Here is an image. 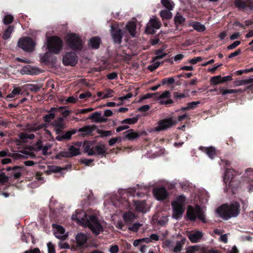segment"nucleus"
Returning a JSON list of instances; mask_svg holds the SVG:
<instances>
[{
    "mask_svg": "<svg viewBox=\"0 0 253 253\" xmlns=\"http://www.w3.org/2000/svg\"><path fill=\"white\" fill-rule=\"evenodd\" d=\"M239 205L237 203L224 204L217 208L216 213L219 217L224 220H228L231 217L237 216L239 212Z\"/></svg>",
    "mask_w": 253,
    "mask_h": 253,
    "instance_id": "3",
    "label": "nucleus"
},
{
    "mask_svg": "<svg viewBox=\"0 0 253 253\" xmlns=\"http://www.w3.org/2000/svg\"><path fill=\"white\" fill-rule=\"evenodd\" d=\"M246 176L249 179V182L253 181V170L252 169H248L245 172Z\"/></svg>",
    "mask_w": 253,
    "mask_h": 253,
    "instance_id": "50",
    "label": "nucleus"
},
{
    "mask_svg": "<svg viewBox=\"0 0 253 253\" xmlns=\"http://www.w3.org/2000/svg\"><path fill=\"white\" fill-rule=\"evenodd\" d=\"M113 92V91L111 89H107L106 90V91L104 92V94L102 97V98H106L108 97H110L112 96V93Z\"/></svg>",
    "mask_w": 253,
    "mask_h": 253,
    "instance_id": "57",
    "label": "nucleus"
},
{
    "mask_svg": "<svg viewBox=\"0 0 253 253\" xmlns=\"http://www.w3.org/2000/svg\"><path fill=\"white\" fill-rule=\"evenodd\" d=\"M174 22L176 25L183 24L185 22V18L180 13H177L174 17Z\"/></svg>",
    "mask_w": 253,
    "mask_h": 253,
    "instance_id": "39",
    "label": "nucleus"
},
{
    "mask_svg": "<svg viewBox=\"0 0 253 253\" xmlns=\"http://www.w3.org/2000/svg\"><path fill=\"white\" fill-rule=\"evenodd\" d=\"M73 220L77 219L84 226H87L95 235H98L103 231V227L95 216L87 215L84 212H78L72 216Z\"/></svg>",
    "mask_w": 253,
    "mask_h": 253,
    "instance_id": "1",
    "label": "nucleus"
},
{
    "mask_svg": "<svg viewBox=\"0 0 253 253\" xmlns=\"http://www.w3.org/2000/svg\"><path fill=\"white\" fill-rule=\"evenodd\" d=\"M153 194L158 200H163L168 196V193L164 187L156 188L153 191Z\"/></svg>",
    "mask_w": 253,
    "mask_h": 253,
    "instance_id": "16",
    "label": "nucleus"
},
{
    "mask_svg": "<svg viewBox=\"0 0 253 253\" xmlns=\"http://www.w3.org/2000/svg\"><path fill=\"white\" fill-rule=\"evenodd\" d=\"M205 212L204 208H201L199 206L196 205L195 208L189 206L187 210L186 214L188 218L191 221H194L197 218L203 223H206L207 221Z\"/></svg>",
    "mask_w": 253,
    "mask_h": 253,
    "instance_id": "5",
    "label": "nucleus"
},
{
    "mask_svg": "<svg viewBox=\"0 0 253 253\" xmlns=\"http://www.w3.org/2000/svg\"><path fill=\"white\" fill-rule=\"evenodd\" d=\"M95 155H103L105 153L106 148L103 144H99L94 147Z\"/></svg>",
    "mask_w": 253,
    "mask_h": 253,
    "instance_id": "33",
    "label": "nucleus"
},
{
    "mask_svg": "<svg viewBox=\"0 0 253 253\" xmlns=\"http://www.w3.org/2000/svg\"><path fill=\"white\" fill-rule=\"evenodd\" d=\"M200 149L206 153L208 157L211 159L216 155L215 149L213 147H201Z\"/></svg>",
    "mask_w": 253,
    "mask_h": 253,
    "instance_id": "26",
    "label": "nucleus"
},
{
    "mask_svg": "<svg viewBox=\"0 0 253 253\" xmlns=\"http://www.w3.org/2000/svg\"><path fill=\"white\" fill-rule=\"evenodd\" d=\"M203 236V233L200 231H191L188 234V237L192 243L200 242Z\"/></svg>",
    "mask_w": 253,
    "mask_h": 253,
    "instance_id": "18",
    "label": "nucleus"
},
{
    "mask_svg": "<svg viewBox=\"0 0 253 253\" xmlns=\"http://www.w3.org/2000/svg\"><path fill=\"white\" fill-rule=\"evenodd\" d=\"M166 55V54L163 53L162 51H157L156 56L153 58L152 62H154V63H160V62H157L156 60L162 59Z\"/></svg>",
    "mask_w": 253,
    "mask_h": 253,
    "instance_id": "43",
    "label": "nucleus"
},
{
    "mask_svg": "<svg viewBox=\"0 0 253 253\" xmlns=\"http://www.w3.org/2000/svg\"><path fill=\"white\" fill-rule=\"evenodd\" d=\"M135 218L136 216L131 211L126 212L123 214V219L126 224H130Z\"/></svg>",
    "mask_w": 253,
    "mask_h": 253,
    "instance_id": "25",
    "label": "nucleus"
},
{
    "mask_svg": "<svg viewBox=\"0 0 253 253\" xmlns=\"http://www.w3.org/2000/svg\"><path fill=\"white\" fill-rule=\"evenodd\" d=\"M53 227L54 234L57 238L61 240H64L68 236V233L65 232L62 226L57 224H53Z\"/></svg>",
    "mask_w": 253,
    "mask_h": 253,
    "instance_id": "12",
    "label": "nucleus"
},
{
    "mask_svg": "<svg viewBox=\"0 0 253 253\" xmlns=\"http://www.w3.org/2000/svg\"><path fill=\"white\" fill-rule=\"evenodd\" d=\"M46 126V125L45 124H30L26 125V130L29 131H36Z\"/></svg>",
    "mask_w": 253,
    "mask_h": 253,
    "instance_id": "21",
    "label": "nucleus"
},
{
    "mask_svg": "<svg viewBox=\"0 0 253 253\" xmlns=\"http://www.w3.org/2000/svg\"><path fill=\"white\" fill-rule=\"evenodd\" d=\"M247 0H235L234 4L237 8L245 9L247 8Z\"/></svg>",
    "mask_w": 253,
    "mask_h": 253,
    "instance_id": "34",
    "label": "nucleus"
},
{
    "mask_svg": "<svg viewBox=\"0 0 253 253\" xmlns=\"http://www.w3.org/2000/svg\"><path fill=\"white\" fill-rule=\"evenodd\" d=\"M193 28L199 32L204 31L205 30V26L200 23H195L193 24Z\"/></svg>",
    "mask_w": 253,
    "mask_h": 253,
    "instance_id": "44",
    "label": "nucleus"
},
{
    "mask_svg": "<svg viewBox=\"0 0 253 253\" xmlns=\"http://www.w3.org/2000/svg\"><path fill=\"white\" fill-rule=\"evenodd\" d=\"M49 169L51 171L56 172H59L63 173V171H65L66 169H65L61 168L57 166H52L50 167Z\"/></svg>",
    "mask_w": 253,
    "mask_h": 253,
    "instance_id": "49",
    "label": "nucleus"
},
{
    "mask_svg": "<svg viewBox=\"0 0 253 253\" xmlns=\"http://www.w3.org/2000/svg\"><path fill=\"white\" fill-rule=\"evenodd\" d=\"M13 20V17L10 14H7L3 19V23L5 25H8L12 23Z\"/></svg>",
    "mask_w": 253,
    "mask_h": 253,
    "instance_id": "45",
    "label": "nucleus"
},
{
    "mask_svg": "<svg viewBox=\"0 0 253 253\" xmlns=\"http://www.w3.org/2000/svg\"><path fill=\"white\" fill-rule=\"evenodd\" d=\"M175 124L176 122L173 121L171 118L161 120L158 122V125L154 127L153 131H163L172 127Z\"/></svg>",
    "mask_w": 253,
    "mask_h": 253,
    "instance_id": "8",
    "label": "nucleus"
},
{
    "mask_svg": "<svg viewBox=\"0 0 253 253\" xmlns=\"http://www.w3.org/2000/svg\"><path fill=\"white\" fill-rule=\"evenodd\" d=\"M111 28V34L114 42L120 43L123 38V34L119 26L118 25H112Z\"/></svg>",
    "mask_w": 253,
    "mask_h": 253,
    "instance_id": "13",
    "label": "nucleus"
},
{
    "mask_svg": "<svg viewBox=\"0 0 253 253\" xmlns=\"http://www.w3.org/2000/svg\"><path fill=\"white\" fill-rule=\"evenodd\" d=\"M89 119L92 120L95 123H103L107 121L99 112H95L93 113L89 118Z\"/></svg>",
    "mask_w": 253,
    "mask_h": 253,
    "instance_id": "22",
    "label": "nucleus"
},
{
    "mask_svg": "<svg viewBox=\"0 0 253 253\" xmlns=\"http://www.w3.org/2000/svg\"><path fill=\"white\" fill-rule=\"evenodd\" d=\"M161 26V23L158 18L153 16L147 24L145 33L147 34H152L155 33V29H159Z\"/></svg>",
    "mask_w": 253,
    "mask_h": 253,
    "instance_id": "9",
    "label": "nucleus"
},
{
    "mask_svg": "<svg viewBox=\"0 0 253 253\" xmlns=\"http://www.w3.org/2000/svg\"><path fill=\"white\" fill-rule=\"evenodd\" d=\"M18 45L24 50L32 51L34 47V42L31 38L25 37L19 39Z\"/></svg>",
    "mask_w": 253,
    "mask_h": 253,
    "instance_id": "10",
    "label": "nucleus"
},
{
    "mask_svg": "<svg viewBox=\"0 0 253 253\" xmlns=\"http://www.w3.org/2000/svg\"><path fill=\"white\" fill-rule=\"evenodd\" d=\"M57 110V109L54 107H52L49 111V114L46 115L43 117V120L46 123L50 122L55 117L54 111Z\"/></svg>",
    "mask_w": 253,
    "mask_h": 253,
    "instance_id": "31",
    "label": "nucleus"
},
{
    "mask_svg": "<svg viewBox=\"0 0 253 253\" xmlns=\"http://www.w3.org/2000/svg\"><path fill=\"white\" fill-rule=\"evenodd\" d=\"M170 97V93L169 90H166L162 93L160 92L156 93H149L146 94L144 98H153L155 100H159L161 105H167L173 102Z\"/></svg>",
    "mask_w": 253,
    "mask_h": 253,
    "instance_id": "6",
    "label": "nucleus"
},
{
    "mask_svg": "<svg viewBox=\"0 0 253 253\" xmlns=\"http://www.w3.org/2000/svg\"><path fill=\"white\" fill-rule=\"evenodd\" d=\"M233 178L232 170L231 169L226 170L225 172L224 177L223 178L224 182L227 185H230V183Z\"/></svg>",
    "mask_w": 253,
    "mask_h": 253,
    "instance_id": "30",
    "label": "nucleus"
},
{
    "mask_svg": "<svg viewBox=\"0 0 253 253\" xmlns=\"http://www.w3.org/2000/svg\"><path fill=\"white\" fill-rule=\"evenodd\" d=\"M9 180V177L7 176L4 172L0 173V183L2 185L4 184Z\"/></svg>",
    "mask_w": 253,
    "mask_h": 253,
    "instance_id": "46",
    "label": "nucleus"
},
{
    "mask_svg": "<svg viewBox=\"0 0 253 253\" xmlns=\"http://www.w3.org/2000/svg\"><path fill=\"white\" fill-rule=\"evenodd\" d=\"M219 240L220 242H223L224 243H227L228 241V235L227 234L221 235Z\"/></svg>",
    "mask_w": 253,
    "mask_h": 253,
    "instance_id": "58",
    "label": "nucleus"
},
{
    "mask_svg": "<svg viewBox=\"0 0 253 253\" xmlns=\"http://www.w3.org/2000/svg\"><path fill=\"white\" fill-rule=\"evenodd\" d=\"M121 138L119 137H114L110 139L109 141V145L111 146L114 145L117 142L121 141Z\"/></svg>",
    "mask_w": 253,
    "mask_h": 253,
    "instance_id": "54",
    "label": "nucleus"
},
{
    "mask_svg": "<svg viewBox=\"0 0 253 253\" xmlns=\"http://www.w3.org/2000/svg\"><path fill=\"white\" fill-rule=\"evenodd\" d=\"M21 92V89L19 87H15L12 92L9 94L8 95H7L6 98L7 99L8 98H12L14 97L15 96L19 94Z\"/></svg>",
    "mask_w": 253,
    "mask_h": 253,
    "instance_id": "42",
    "label": "nucleus"
},
{
    "mask_svg": "<svg viewBox=\"0 0 253 253\" xmlns=\"http://www.w3.org/2000/svg\"><path fill=\"white\" fill-rule=\"evenodd\" d=\"M221 81V76L220 75L214 76L211 78V83L214 84H218L222 83Z\"/></svg>",
    "mask_w": 253,
    "mask_h": 253,
    "instance_id": "47",
    "label": "nucleus"
},
{
    "mask_svg": "<svg viewBox=\"0 0 253 253\" xmlns=\"http://www.w3.org/2000/svg\"><path fill=\"white\" fill-rule=\"evenodd\" d=\"M220 90L222 91L221 94L222 95H225L228 93H237L241 92L242 90L241 89H224L223 88H220Z\"/></svg>",
    "mask_w": 253,
    "mask_h": 253,
    "instance_id": "41",
    "label": "nucleus"
},
{
    "mask_svg": "<svg viewBox=\"0 0 253 253\" xmlns=\"http://www.w3.org/2000/svg\"><path fill=\"white\" fill-rule=\"evenodd\" d=\"M47 47L49 52L41 54L40 59L42 62L49 61L51 53L58 54L63 47V42L60 38L56 36H51L47 39Z\"/></svg>",
    "mask_w": 253,
    "mask_h": 253,
    "instance_id": "2",
    "label": "nucleus"
},
{
    "mask_svg": "<svg viewBox=\"0 0 253 253\" xmlns=\"http://www.w3.org/2000/svg\"><path fill=\"white\" fill-rule=\"evenodd\" d=\"M11 157L16 160L20 158H33L35 157V155L30 150H22L19 151L16 153H10L8 150H2L0 151V157Z\"/></svg>",
    "mask_w": 253,
    "mask_h": 253,
    "instance_id": "7",
    "label": "nucleus"
},
{
    "mask_svg": "<svg viewBox=\"0 0 253 253\" xmlns=\"http://www.w3.org/2000/svg\"><path fill=\"white\" fill-rule=\"evenodd\" d=\"M125 137L128 140H133L139 137L140 134L132 129H128L124 133Z\"/></svg>",
    "mask_w": 253,
    "mask_h": 253,
    "instance_id": "23",
    "label": "nucleus"
},
{
    "mask_svg": "<svg viewBox=\"0 0 253 253\" xmlns=\"http://www.w3.org/2000/svg\"><path fill=\"white\" fill-rule=\"evenodd\" d=\"M126 28L131 35L134 37L136 36V24L135 22H128L126 25Z\"/></svg>",
    "mask_w": 253,
    "mask_h": 253,
    "instance_id": "28",
    "label": "nucleus"
},
{
    "mask_svg": "<svg viewBox=\"0 0 253 253\" xmlns=\"http://www.w3.org/2000/svg\"><path fill=\"white\" fill-rule=\"evenodd\" d=\"M163 6L169 10H172L174 7V3L170 0H161Z\"/></svg>",
    "mask_w": 253,
    "mask_h": 253,
    "instance_id": "35",
    "label": "nucleus"
},
{
    "mask_svg": "<svg viewBox=\"0 0 253 253\" xmlns=\"http://www.w3.org/2000/svg\"><path fill=\"white\" fill-rule=\"evenodd\" d=\"M53 126L56 128V130L60 131L65 128V124L63 122V119L59 117L54 120L52 123Z\"/></svg>",
    "mask_w": 253,
    "mask_h": 253,
    "instance_id": "24",
    "label": "nucleus"
},
{
    "mask_svg": "<svg viewBox=\"0 0 253 253\" xmlns=\"http://www.w3.org/2000/svg\"><path fill=\"white\" fill-rule=\"evenodd\" d=\"M171 10H163L160 12V15L161 17L163 19H171L172 14L171 12H170Z\"/></svg>",
    "mask_w": 253,
    "mask_h": 253,
    "instance_id": "38",
    "label": "nucleus"
},
{
    "mask_svg": "<svg viewBox=\"0 0 253 253\" xmlns=\"http://www.w3.org/2000/svg\"><path fill=\"white\" fill-rule=\"evenodd\" d=\"M200 103V102L199 101H193L189 102L187 104L188 108H189V110L194 109L196 108Z\"/></svg>",
    "mask_w": 253,
    "mask_h": 253,
    "instance_id": "52",
    "label": "nucleus"
},
{
    "mask_svg": "<svg viewBox=\"0 0 253 253\" xmlns=\"http://www.w3.org/2000/svg\"><path fill=\"white\" fill-rule=\"evenodd\" d=\"M168 221V216H163L158 219V222L161 225H165Z\"/></svg>",
    "mask_w": 253,
    "mask_h": 253,
    "instance_id": "53",
    "label": "nucleus"
},
{
    "mask_svg": "<svg viewBox=\"0 0 253 253\" xmlns=\"http://www.w3.org/2000/svg\"><path fill=\"white\" fill-rule=\"evenodd\" d=\"M94 130V127L92 126H86L78 130V132L81 133L83 136H85L90 134Z\"/></svg>",
    "mask_w": 253,
    "mask_h": 253,
    "instance_id": "29",
    "label": "nucleus"
},
{
    "mask_svg": "<svg viewBox=\"0 0 253 253\" xmlns=\"http://www.w3.org/2000/svg\"><path fill=\"white\" fill-rule=\"evenodd\" d=\"M77 62V57L75 53H67L63 58V63H74Z\"/></svg>",
    "mask_w": 253,
    "mask_h": 253,
    "instance_id": "20",
    "label": "nucleus"
},
{
    "mask_svg": "<svg viewBox=\"0 0 253 253\" xmlns=\"http://www.w3.org/2000/svg\"><path fill=\"white\" fill-rule=\"evenodd\" d=\"M250 72L253 73V67L246 69L244 70H240L237 71L236 72V75H240L243 73H250Z\"/></svg>",
    "mask_w": 253,
    "mask_h": 253,
    "instance_id": "51",
    "label": "nucleus"
},
{
    "mask_svg": "<svg viewBox=\"0 0 253 253\" xmlns=\"http://www.w3.org/2000/svg\"><path fill=\"white\" fill-rule=\"evenodd\" d=\"M182 248V244L180 242H178L176 243V245L175 247L174 248L173 251L175 253H177L181 251V249Z\"/></svg>",
    "mask_w": 253,
    "mask_h": 253,
    "instance_id": "56",
    "label": "nucleus"
},
{
    "mask_svg": "<svg viewBox=\"0 0 253 253\" xmlns=\"http://www.w3.org/2000/svg\"><path fill=\"white\" fill-rule=\"evenodd\" d=\"M119 251L118 247L117 245L113 246L110 249L111 253H117Z\"/></svg>",
    "mask_w": 253,
    "mask_h": 253,
    "instance_id": "64",
    "label": "nucleus"
},
{
    "mask_svg": "<svg viewBox=\"0 0 253 253\" xmlns=\"http://www.w3.org/2000/svg\"><path fill=\"white\" fill-rule=\"evenodd\" d=\"M241 42L240 41H237L234 42L232 44L229 45L228 46L227 48L228 49H232L236 47H237L238 45H239L240 44Z\"/></svg>",
    "mask_w": 253,
    "mask_h": 253,
    "instance_id": "60",
    "label": "nucleus"
},
{
    "mask_svg": "<svg viewBox=\"0 0 253 253\" xmlns=\"http://www.w3.org/2000/svg\"><path fill=\"white\" fill-rule=\"evenodd\" d=\"M67 43L73 48H80L81 42L78 36L75 34H68L66 37Z\"/></svg>",
    "mask_w": 253,
    "mask_h": 253,
    "instance_id": "11",
    "label": "nucleus"
},
{
    "mask_svg": "<svg viewBox=\"0 0 253 253\" xmlns=\"http://www.w3.org/2000/svg\"><path fill=\"white\" fill-rule=\"evenodd\" d=\"M19 137L21 140L24 141L26 139H34L35 137V135L34 134H29L26 132H23L19 135Z\"/></svg>",
    "mask_w": 253,
    "mask_h": 253,
    "instance_id": "40",
    "label": "nucleus"
},
{
    "mask_svg": "<svg viewBox=\"0 0 253 253\" xmlns=\"http://www.w3.org/2000/svg\"><path fill=\"white\" fill-rule=\"evenodd\" d=\"M150 108V107L149 105H145L140 107H139L138 110L140 112H146L148 111Z\"/></svg>",
    "mask_w": 253,
    "mask_h": 253,
    "instance_id": "61",
    "label": "nucleus"
},
{
    "mask_svg": "<svg viewBox=\"0 0 253 253\" xmlns=\"http://www.w3.org/2000/svg\"><path fill=\"white\" fill-rule=\"evenodd\" d=\"M202 58L201 57H196L191 59L189 61V63H196L197 62H201Z\"/></svg>",
    "mask_w": 253,
    "mask_h": 253,
    "instance_id": "63",
    "label": "nucleus"
},
{
    "mask_svg": "<svg viewBox=\"0 0 253 253\" xmlns=\"http://www.w3.org/2000/svg\"><path fill=\"white\" fill-rule=\"evenodd\" d=\"M185 197L182 195L177 197L172 202V217L173 218L179 220L182 218V214L185 211Z\"/></svg>",
    "mask_w": 253,
    "mask_h": 253,
    "instance_id": "4",
    "label": "nucleus"
},
{
    "mask_svg": "<svg viewBox=\"0 0 253 253\" xmlns=\"http://www.w3.org/2000/svg\"><path fill=\"white\" fill-rule=\"evenodd\" d=\"M88 238L87 235L85 233L81 232L77 234L76 236V241L78 247H85Z\"/></svg>",
    "mask_w": 253,
    "mask_h": 253,
    "instance_id": "17",
    "label": "nucleus"
},
{
    "mask_svg": "<svg viewBox=\"0 0 253 253\" xmlns=\"http://www.w3.org/2000/svg\"><path fill=\"white\" fill-rule=\"evenodd\" d=\"M101 42L100 39L97 37H94L91 38L89 41V45L94 49H97L99 48Z\"/></svg>",
    "mask_w": 253,
    "mask_h": 253,
    "instance_id": "27",
    "label": "nucleus"
},
{
    "mask_svg": "<svg viewBox=\"0 0 253 253\" xmlns=\"http://www.w3.org/2000/svg\"><path fill=\"white\" fill-rule=\"evenodd\" d=\"M42 70L36 66H32L30 65H27L24 66L20 70V73L22 75L27 74L35 75L40 74Z\"/></svg>",
    "mask_w": 253,
    "mask_h": 253,
    "instance_id": "14",
    "label": "nucleus"
},
{
    "mask_svg": "<svg viewBox=\"0 0 253 253\" xmlns=\"http://www.w3.org/2000/svg\"><path fill=\"white\" fill-rule=\"evenodd\" d=\"M252 82H253V78H249L246 80L235 81L234 82V84L235 86H238L248 84Z\"/></svg>",
    "mask_w": 253,
    "mask_h": 253,
    "instance_id": "36",
    "label": "nucleus"
},
{
    "mask_svg": "<svg viewBox=\"0 0 253 253\" xmlns=\"http://www.w3.org/2000/svg\"><path fill=\"white\" fill-rule=\"evenodd\" d=\"M142 225L139 223H135L132 226L128 227V230L133 232H136Z\"/></svg>",
    "mask_w": 253,
    "mask_h": 253,
    "instance_id": "48",
    "label": "nucleus"
},
{
    "mask_svg": "<svg viewBox=\"0 0 253 253\" xmlns=\"http://www.w3.org/2000/svg\"><path fill=\"white\" fill-rule=\"evenodd\" d=\"M14 27L13 26H9L7 28L3 31L2 35L3 39L6 40L10 38L11 34L14 31Z\"/></svg>",
    "mask_w": 253,
    "mask_h": 253,
    "instance_id": "32",
    "label": "nucleus"
},
{
    "mask_svg": "<svg viewBox=\"0 0 253 253\" xmlns=\"http://www.w3.org/2000/svg\"><path fill=\"white\" fill-rule=\"evenodd\" d=\"M134 206L136 211L141 212L145 213L149 210V207L145 201H134Z\"/></svg>",
    "mask_w": 253,
    "mask_h": 253,
    "instance_id": "19",
    "label": "nucleus"
},
{
    "mask_svg": "<svg viewBox=\"0 0 253 253\" xmlns=\"http://www.w3.org/2000/svg\"><path fill=\"white\" fill-rule=\"evenodd\" d=\"M173 96L174 98L180 99L185 98L186 96V95L184 93H179L178 92H174Z\"/></svg>",
    "mask_w": 253,
    "mask_h": 253,
    "instance_id": "62",
    "label": "nucleus"
},
{
    "mask_svg": "<svg viewBox=\"0 0 253 253\" xmlns=\"http://www.w3.org/2000/svg\"><path fill=\"white\" fill-rule=\"evenodd\" d=\"M80 154V150L75 146H71L68 151H63L60 153L59 156L62 157H72Z\"/></svg>",
    "mask_w": 253,
    "mask_h": 253,
    "instance_id": "15",
    "label": "nucleus"
},
{
    "mask_svg": "<svg viewBox=\"0 0 253 253\" xmlns=\"http://www.w3.org/2000/svg\"><path fill=\"white\" fill-rule=\"evenodd\" d=\"M47 247L48 253H55L54 246L51 242L47 243Z\"/></svg>",
    "mask_w": 253,
    "mask_h": 253,
    "instance_id": "55",
    "label": "nucleus"
},
{
    "mask_svg": "<svg viewBox=\"0 0 253 253\" xmlns=\"http://www.w3.org/2000/svg\"><path fill=\"white\" fill-rule=\"evenodd\" d=\"M138 120V117L137 116L133 117L130 118L126 119L121 122V124H128V125H133L135 124Z\"/></svg>",
    "mask_w": 253,
    "mask_h": 253,
    "instance_id": "37",
    "label": "nucleus"
},
{
    "mask_svg": "<svg viewBox=\"0 0 253 253\" xmlns=\"http://www.w3.org/2000/svg\"><path fill=\"white\" fill-rule=\"evenodd\" d=\"M58 246L60 249H69V245L65 242H60L58 243Z\"/></svg>",
    "mask_w": 253,
    "mask_h": 253,
    "instance_id": "59",
    "label": "nucleus"
}]
</instances>
